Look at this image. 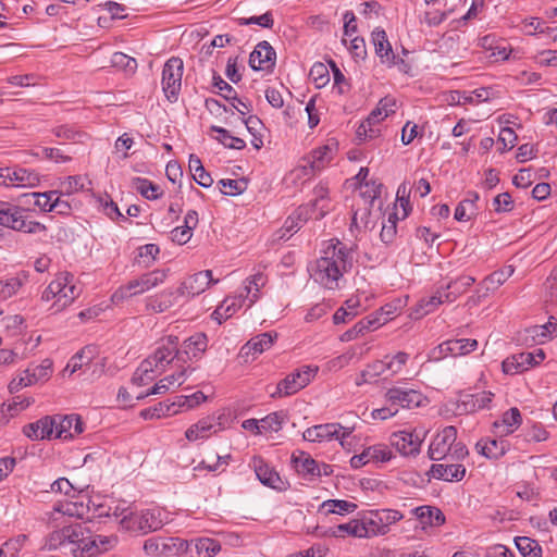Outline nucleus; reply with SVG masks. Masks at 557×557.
<instances>
[{"mask_svg": "<svg viewBox=\"0 0 557 557\" xmlns=\"http://www.w3.org/2000/svg\"><path fill=\"white\" fill-rule=\"evenodd\" d=\"M357 507V504L345 499H329L323 502L321 505V509L325 510V513L338 515L354 512Z\"/></svg>", "mask_w": 557, "mask_h": 557, "instance_id": "obj_54", "label": "nucleus"}, {"mask_svg": "<svg viewBox=\"0 0 557 557\" xmlns=\"http://www.w3.org/2000/svg\"><path fill=\"white\" fill-rule=\"evenodd\" d=\"M0 225L27 234H40L47 231L44 224L29 220L22 209L3 202H0Z\"/></svg>", "mask_w": 557, "mask_h": 557, "instance_id": "obj_7", "label": "nucleus"}, {"mask_svg": "<svg viewBox=\"0 0 557 557\" xmlns=\"http://www.w3.org/2000/svg\"><path fill=\"white\" fill-rule=\"evenodd\" d=\"M24 281L18 276L0 280V300H7L16 295L22 288Z\"/></svg>", "mask_w": 557, "mask_h": 557, "instance_id": "obj_59", "label": "nucleus"}, {"mask_svg": "<svg viewBox=\"0 0 557 557\" xmlns=\"http://www.w3.org/2000/svg\"><path fill=\"white\" fill-rule=\"evenodd\" d=\"M386 372L387 371L384 359L376 360L368 364L366 369L362 370V372L360 373V379L357 380V384L361 385L363 383H370L376 380V377H379L380 375L385 374Z\"/></svg>", "mask_w": 557, "mask_h": 557, "instance_id": "obj_56", "label": "nucleus"}, {"mask_svg": "<svg viewBox=\"0 0 557 557\" xmlns=\"http://www.w3.org/2000/svg\"><path fill=\"white\" fill-rule=\"evenodd\" d=\"M117 543L116 536L96 534L84 523L69 525V540L65 543V553L73 557H96Z\"/></svg>", "mask_w": 557, "mask_h": 557, "instance_id": "obj_2", "label": "nucleus"}, {"mask_svg": "<svg viewBox=\"0 0 557 557\" xmlns=\"http://www.w3.org/2000/svg\"><path fill=\"white\" fill-rule=\"evenodd\" d=\"M323 536L345 537L346 535L362 539V528L360 527L359 519H352L347 523L338 524L330 528L321 533Z\"/></svg>", "mask_w": 557, "mask_h": 557, "instance_id": "obj_40", "label": "nucleus"}, {"mask_svg": "<svg viewBox=\"0 0 557 557\" xmlns=\"http://www.w3.org/2000/svg\"><path fill=\"white\" fill-rule=\"evenodd\" d=\"M467 455L468 449L463 443L457 442V429L453 425L438 432L429 446V457L436 461L443 459L459 461Z\"/></svg>", "mask_w": 557, "mask_h": 557, "instance_id": "obj_3", "label": "nucleus"}, {"mask_svg": "<svg viewBox=\"0 0 557 557\" xmlns=\"http://www.w3.org/2000/svg\"><path fill=\"white\" fill-rule=\"evenodd\" d=\"M193 543H190V548L187 557H214L221 549L220 544L212 539H199L194 543L195 554L191 547Z\"/></svg>", "mask_w": 557, "mask_h": 557, "instance_id": "obj_43", "label": "nucleus"}, {"mask_svg": "<svg viewBox=\"0 0 557 557\" xmlns=\"http://www.w3.org/2000/svg\"><path fill=\"white\" fill-rule=\"evenodd\" d=\"M253 469L259 481L269 487L281 490L283 481L278 473L271 468L262 458H253Z\"/></svg>", "mask_w": 557, "mask_h": 557, "instance_id": "obj_32", "label": "nucleus"}, {"mask_svg": "<svg viewBox=\"0 0 557 557\" xmlns=\"http://www.w3.org/2000/svg\"><path fill=\"white\" fill-rule=\"evenodd\" d=\"M478 348V341L472 338L447 339L433 351L435 358L465 356Z\"/></svg>", "mask_w": 557, "mask_h": 557, "instance_id": "obj_19", "label": "nucleus"}, {"mask_svg": "<svg viewBox=\"0 0 557 557\" xmlns=\"http://www.w3.org/2000/svg\"><path fill=\"white\" fill-rule=\"evenodd\" d=\"M95 347L86 346L76 352L67 362L64 372L69 371L70 374L75 373L77 370L83 369L84 367L89 366L95 357Z\"/></svg>", "mask_w": 557, "mask_h": 557, "instance_id": "obj_44", "label": "nucleus"}, {"mask_svg": "<svg viewBox=\"0 0 557 557\" xmlns=\"http://www.w3.org/2000/svg\"><path fill=\"white\" fill-rule=\"evenodd\" d=\"M391 445L404 456H413L420 451L421 438L413 431H397L389 437Z\"/></svg>", "mask_w": 557, "mask_h": 557, "instance_id": "obj_21", "label": "nucleus"}, {"mask_svg": "<svg viewBox=\"0 0 557 557\" xmlns=\"http://www.w3.org/2000/svg\"><path fill=\"white\" fill-rule=\"evenodd\" d=\"M277 338V334L275 332H267L259 334L252 338H250L240 349V354L243 357H256L257 355L262 354L263 351L270 349L274 344V341Z\"/></svg>", "mask_w": 557, "mask_h": 557, "instance_id": "obj_26", "label": "nucleus"}, {"mask_svg": "<svg viewBox=\"0 0 557 557\" xmlns=\"http://www.w3.org/2000/svg\"><path fill=\"white\" fill-rule=\"evenodd\" d=\"M220 423H216L214 417H207L190 425L186 430L185 436L191 442L208 438L211 434L220 430Z\"/></svg>", "mask_w": 557, "mask_h": 557, "instance_id": "obj_30", "label": "nucleus"}, {"mask_svg": "<svg viewBox=\"0 0 557 557\" xmlns=\"http://www.w3.org/2000/svg\"><path fill=\"white\" fill-rule=\"evenodd\" d=\"M475 282V278L470 275H460L456 280L449 282L445 289V299L448 302H454L459 296L465 294Z\"/></svg>", "mask_w": 557, "mask_h": 557, "instance_id": "obj_38", "label": "nucleus"}, {"mask_svg": "<svg viewBox=\"0 0 557 557\" xmlns=\"http://www.w3.org/2000/svg\"><path fill=\"white\" fill-rule=\"evenodd\" d=\"M52 133L60 139L82 143L87 135L72 125H59L52 129Z\"/></svg>", "mask_w": 557, "mask_h": 557, "instance_id": "obj_60", "label": "nucleus"}, {"mask_svg": "<svg viewBox=\"0 0 557 557\" xmlns=\"http://www.w3.org/2000/svg\"><path fill=\"white\" fill-rule=\"evenodd\" d=\"M360 527L362 528V539H369L379 535H385L386 530L382 529L379 524L375 510L369 511L359 519Z\"/></svg>", "mask_w": 557, "mask_h": 557, "instance_id": "obj_47", "label": "nucleus"}, {"mask_svg": "<svg viewBox=\"0 0 557 557\" xmlns=\"http://www.w3.org/2000/svg\"><path fill=\"white\" fill-rule=\"evenodd\" d=\"M244 293L249 299L248 307H251L259 299L260 289L267 284L265 275L258 271L244 282Z\"/></svg>", "mask_w": 557, "mask_h": 557, "instance_id": "obj_41", "label": "nucleus"}, {"mask_svg": "<svg viewBox=\"0 0 557 557\" xmlns=\"http://www.w3.org/2000/svg\"><path fill=\"white\" fill-rule=\"evenodd\" d=\"M133 188L147 199H158L160 197L159 186L147 178L135 177L132 182Z\"/></svg>", "mask_w": 557, "mask_h": 557, "instance_id": "obj_57", "label": "nucleus"}, {"mask_svg": "<svg viewBox=\"0 0 557 557\" xmlns=\"http://www.w3.org/2000/svg\"><path fill=\"white\" fill-rule=\"evenodd\" d=\"M515 544L523 557H542L541 545L531 537L517 536Z\"/></svg>", "mask_w": 557, "mask_h": 557, "instance_id": "obj_53", "label": "nucleus"}, {"mask_svg": "<svg viewBox=\"0 0 557 557\" xmlns=\"http://www.w3.org/2000/svg\"><path fill=\"white\" fill-rule=\"evenodd\" d=\"M73 281V274L62 272L44 290L41 299L47 302L53 300L50 307L53 312L63 310L79 296L81 289Z\"/></svg>", "mask_w": 557, "mask_h": 557, "instance_id": "obj_4", "label": "nucleus"}, {"mask_svg": "<svg viewBox=\"0 0 557 557\" xmlns=\"http://www.w3.org/2000/svg\"><path fill=\"white\" fill-rule=\"evenodd\" d=\"M221 191L227 196H237L243 194L247 188V182L245 180H221Z\"/></svg>", "mask_w": 557, "mask_h": 557, "instance_id": "obj_64", "label": "nucleus"}, {"mask_svg": "<svg viewBox=\"0 0 557 557\" xmlns=\"http://www.w3.org/2000/svg\"><path fill=\"white\" fill-rule=\"evenodd\" d=\"M371 37L375 53L381 59L382 63H385L388 66L394 65L396 57L392 50V46L387 39L385 30L375 28L372 32Z\"/></svg>", "mask_w": 557, "mask_h": 557, "instance_id": "obj_29", "label": "nucleus"}, {"mask_svg": "<svg viewBox=\"0 0 557 557\" xmlns=\"http://www.w3.org/2000/svg\"><path fill=\"white\" fill-rule=\"evenodd\" d=\"M180 295L176 289H165L146 299V308L156 313H161L173 307Z\"/></svg>", "mask_w": 557, "mask_h": 557, "instance_id": "obj_34", "label": "nucleus"}, {"mask_svg": "<svg viewBox=\"0 0 557 557\" xmlns=\"http://www.w3.org/2000/svg\"><path fill=\"white\" fill-rule=\"evenodd\" d=\"M134 507L126 502H113V506L111 509V516L119 520V524L123 530L126 529V525L131 521V516L133 515Z\"/></svg>", "mask_w": 557, "mask_h": 557, "instance_id": "obj_58", "label": "nucleus"}, {"mask_svg": "<svg viewBox=\"0 0 557 557\" xmlns=\"http://www.w3.org/2000/svg\"><path fill=\"white\" fill-rule=\"evenodd\" d=\"M355 251L339 240H331L311 269V277L327 289L339 288L344 273L351 270Z\"/></svg>", "mask_w": 557, "mask_h": 557, "instance_id": "obj_1", "label": "nucleus"}, {"mask_svg": "<svg viewBox=\"0 0 557 557\" xmlns=\"http://www.w3.org/2000/svg\"><path fill=\"white\" fill-rule=\"evenodd\" d=\"M287 421V413L284 411L271 412L264 418L260 419L261 432L263 433H276L278 432L285 422Z\"/></svg>", "mask_w": 557, "mask_h": 557, "instance_id": "obj_50", "label": "nucleus"}, {"mask_svg": "<svg viewBox=\"0 0 557 557\" xmlns=\"http://www.w3.org/2000/svg\"><path fill=\"white\" fill-rule=\"evenodd\" d=\"M387 323V319H381L377 313L361 319L351 329L347 330L341 335L342 342H350L358 338L360 335L376 330L377 327Z\"/></svg>", "mask_w": 557, "mask_h": 557, "instance_id": "obj_25", "label": "nucleus"}, {"mask_svg": "<svg viewBox=\"0 0 557 557\" xmlns=\"http://www.w3.org/2000/svg\"><path fill=\"white\" fill-rule=\"evenodd\" d=\"M318 371V366H301L278 382L277 394L280 396H289L296 394L313 380Z\"/></svg>", "mask_w": 557, "mask_h": 557, "instance_id": "obj_11", "label": "nucleus"}, {"mask_svg": "<svg viewBox=\"0 0 557 557\" xmlns=\"http://www.w3.org/2000/svg\"><path fill=\"white\" fill-rule=\"evenodd\" d=\"M178 343L174 335L161 339L154 352L140 363V371L161 373L174 359L181 360Z\"/></svg>", "mask_w": 557, "mask_h": 557, "instance_id": "obj_5", "label": "nucleus"}, {"mask_svg": "<svg viewBox=\"0 0 557 557\" xmlns=\"http://www.w3.org/2000/svg\"><path fill=\"white\" fill-rule=\"evenodd\" d=\"M54 510L64 516L83 519L89 512V506L83 502H64L55 505Z\"/></svg>", "mask_w": 557, "mask_h": 557, "instance_id": "obj_51", "label": "nucleus"}, {"mask_svg": "<svg viewBox=\"0 0 557 557\" xmlns=\"http://www.w3.org/2000/svg\"><path fill=\"white\" fill-rule=\"evenodd\" d=\"M216 282L212 278L211 270L200 271L183 281L181 286L176 288V293L182 297H194L203 293L210 284Z\"/></svg>", "mask_w": 557, "mask_h": 557, "instance_id": "obj_17", "label": "nucleus"}, {"mask_svg": "<svg viewBox=\"0 0 557 557\" xmlns=\"http://www.w3.org/2000/svg\"><path fill=\"white\" fill-rule=\"evenodd\" d=\"M383 185L376 181L361 183L359 186V195L363 199L367 207L360 211H355L352 215V225L356 227L369 226V207L381 196Z\"/></svg>", "mask_w": 557, "mask_h": 557, "instance_id": "obj_13", "label": "nucleus"}, {"mask_svg": "<svg viewBox=\"0 0 557 557\" xmlns=\"http://www.w3.org/2000/svg\"><path fill=\"white\" fill-rule=\"evenodd\" d=\"M176 401H161L153 407L146 408L140 411V417L145 420L160 419L162 417L176 414L178 412Z\"/></svg>", "mask_w": 557, "mask_h": 557, "instance_id": "obj_45", "label": "nucleus"}, {"mask_svg": "<svg viewBox=\"0 0 557 557\" xmlns=\"http://www.w3.org/2000/svg\"><path fill=\"white\" fill-rule=\"evenodd\" d=\"M379 524L382 529L386 530V534L389 531V525L404 519V515L395 509H379L375 510Z\"/></svg>", "mask_w": 557, "mask_h": 557, "instance_id": "obj_61", "label": "nucleus"}, {"mask_svg": "<svg viewBox=\"0 0 557 557\" xmlns=\"http://www.w3.org/2000/svg\"><path fill=\"white\" fill-rule=\"evenodd\" d=\"M479 194L476 191H469L467 198L461 200L456 210L455 219L459 222H467L476 214V201L479 200Z\"/></svg>", "mask_w": 557, "mask_h": 557, "instance_id": "obj_39", "label": "nucleus"}, {"mask_svg": "<svg viewBox=\"0 0 557 557\" xmlns=\"http://www.w3.org/2000/svg\"><path fill=\"white\" fill-rule=\"evenodd\" d=\"M331 148L329 146L320 147L311 152V154L304 159V163L294 170L297 177H310L315 172L321 171L326 163L331 161Z\"/></svg>", "mask_w": 557, "mask_h": 557, "instance_id": "obj_15", "label": "nucleus"}, {"mask_svg": "<svg viewBox=\"0 0 557 557\" xmlns=\"http://www.w3.org/2000/svg\"><path fill=\"white\" fill-rule=\"evenodd\" d=\"M125 531L147 534L160 530L168 521L166 513L159 508L133 510Z\"/></svg>", "mask_w": 557, "mask_h": 557, "instance_id": "obj_9", "label": "nucleus"}, {"mask_svg": "<svg viewBox=\"0 0 557 557\" xmlns=\"http://www.w3.org/2000/svg\"><path fill=\"white\" fill-rule=\"evenodd\" d=\"M51 374L52 361L50 359H45L40 364L28 367L26 370H24L22 376L26 384L29 386L38 382L48 381Z\"/></svg>", "mask_w": 557, "mask_h": 557, "instance_id": "obj_37", "label": "nucleus"}, {"mask_svg": "<svg viewBox=\"0 0 557 557\" xmlns=\"http://www.w3.org/2000/svg\"><path fill=\"white\" fill-rule=\"evenodd\" d=\"M393 454L391 449L383 444L370 446L360 455H355L350 459V466L355 469L361 468L370 461L385 462L391 460Z\"/></svg>", "mask_w": 557, "mask_h": 557, "instance_id": "obj_22", "label": "nucleus"}, {"mask_svg": "<svg viewBox=\"0 0 557 557\" xmlns=\"http://www.w3.org/2000/svg\"><path fill=\"white\" fill-rule=\"evenodd\" d=\"M430 472L433 478L447 482H459L466 474V468L460 463H434Z\"/></svg>", "mask_w": 557, "mask_h": 557, "instance_id": "obj_31", "label": "nucleus"}, {"mask_svg": "<svg viewBox=\"0 0 557 557\" xmlns=\"http://www.w3.org/2000/svg\"><path fill=\"white\" fill-rule=\"evenodd\" d=\"M190 543L180 537H150L144 543L146 554L157 557L187 556Z\"/></svg>", "mask_w": 557, "mask_h": 557, "instance_id": "obj_8", "label": "nucleus"}, {"mask_svg": "<svg viewBox=\"0 0 557 557\" xmlns=\"http://www.w3.org/2000/svg\"><path fill=\"white\" fill-rule=\"evenodd\" d=\"M211 131L218 133L215 139L226 148L242 150L246 147V143L242 138L232 136L231 133L223 127L212 126Z\"/></svg>", "mask_w": 557, "mask_h": 557, "instance_id": "obj_55", "label": "nucleus"}, {"mask_svg": "<svg viewBox=\"0 0 557 557\" xmlns=\"http://www.w3.org/2000/svg\"><path fill=\"white\" fill-rule=\"evenodd\" d=\"M445 289L444 287L438 288L435 294L432 296H429L426 298H422L419 301L418 308L416 310L417 315L423 317L425 314H429L433 312L440 305L444 302H448V300L445 299Z\"/></svg>", "mask_w": 557, "mask_h": 557, "instance_id": "obj_48", "label": "nucleus"}, {"mask_svg": "<svg viewBox=\"0 0 557 557\" xmlns=\"http://www.w3.org/2000/svg\"><path fill=\"white\" fill-rule=\"evenodd\" d=\"M187 370L185 368L181 369L176 373L168 375L157 382L148 392L145 394H140L137 396V399H143L149 395H160L166 393L171 386H181L187 377Z\"/></svg>", "mask_w": 557, "mask_h": 557, "instance_id": "obj_33", "label": "nucleus"}, {"mask_svg": "<svg viewBox=\"0 0 557 557\" xmlns=\"http://www.w3.org/2000/svg\"><path fill=\"white\" fill-rule=\"evenodd\" d=\"M0 180L7 187H33L39 183L36 172L20 166L1 169Z\"/></svg>", "mask_w": 557, "mask_h": 557, "instance_id": "obj_14", "label": "nucleus"}, {"mask_svg": "<svg viewBox=\"0 0 557 557\" xmlns=\"http://www.w3.org/2000/svg\"><path fill=\"white\" fill-rule=\"evenodd\" d=\"M478 450L490 459H497L505 455L508 443L505 440H486L476 444Z\"/></svg>", "mask_w": 557, "mask_h": 557, "instance_id": "obj_42", "label": "nucleus"}, {"mask_svg": "<svg viewBox=\"0 0 557 557\" xmlns=\"http://www.w3.org/2000/svg\"><path fill=\"white\" fill-rule=\"evenodd\" d=\"M53 434L62 440L73 438L84 431V423L77 414L53 416Z\"/></svg>", "mask_w": 557, "mask_h": 557, "instance_id": "obj_20", "label": "nucleus"}, {"mask_svg": "<svg viewBox=\"0 0 557 557\" xmlns=\"http://www.w3.org/2000/svg\"><path fill=\"white\" fill-rule=\"evenodd\" d=\"M494 394L492 392H479L476 394H466L461 396L457 404V410L459 413H472L478 410L488 408Z\"/></svg>", "mask_w": 557, "mask_h": 557, "instance_id": "obj_24", "label": "nucleus"}, {"mask_svg": "<svg viewBox=\"0 0 557 557\" xmlns=\"http://www.w3.org/2000/svg\"><path fill=\"white\" fill-rule=\"evenodd\" d=\"M168 276L165 270H153L148 273H144L140 276L128 281L126 284L120 286L113 294V300H123L137 295H141L158 285L164 283Z\"/></svg>", "mask_w": 557, "mask_h": 557, "instance_id": "obj_6", "label": "nucleus"}, {"mask_svg": "<svg viewBox=\"0 0 557 557\" xmlns=\"http://www.w3.org/2000/svg\"><path fill=\"white\" fill-rule=\"evenodd\" d=\"M521 423L522 418L519 409L512 407L503 414L500 421L494 422V426L497 429L504 428L502 432L507 435L515 432L521 425Z\"/></svg>", "mask_w": 557, "mask_h": 557, "instance_id": "obj_49", "label": "nucleus"}, {"mask_svg": "<svg viewBox=\"0 0 557 557\" xmlns=\"http://www.w3.org/2000/svg\"><path fill=\"white\" fill-rule=\"evenodd\" d=\"M386 400L397 408H416L420 407L424 400L422 393L411 388L393 387L386 392Z\"/></svg>", "mask_w": 557, "mask_h": 557, "instance_id": "obj_16", "label": "nucleus"}, {"mask_svg": "<svg viewBox=\"0 0 557 557\" xmlns=\"http://www.w3.org/2000/svg\"><path fill=\"white\" fill-rule=\"evenodd\" d=\"M69 540V525L60 530L51 532L46 539L42 548L48 550L63 549L65 552V543Z\"/></svg>", "mask_w": 557, "mask_h": 557, "instance_id": "obj_52", "label": "nucleus"}, {"mask_svg": "<svg viewBox=\"0 0 557 557\" xmlns=\"http://www.w3.org/2000/svg\"><path fill=\"white\" fill-rule=\"evenodd\" d=\"M503 371L506 374H517L534 367V357L529 351H523L506 358L503 363Z\"/></svg>", "mask_w": 557, "mask_h": 557, "instance_id": "obj_36", "label": "nucleus"}, {"mask_svg": "<svg viewBox=\"0 0 557 557\" xmlns=\"http://www.w3.org/2000/svg\"><path fill=\"white\" fill-rule=\"evenodd\" d=\"M411 513L419 520L423 530L428 527H441L446 520L440 508L429 505L416 507Z\"/></svg>", "mask_w": 557, "mask_h": 557, "instance_id": "obj_28", "label": "nucleus"}, {"mask_svg": "<svg viewBox=\"0 0 557 557\" xmlns=\"http://www.w3.org/2000/svg\"><path fill=\"white\" fill-rule=\"evenodd\" d=\"M276 52L265 40L259 42L249 57V65L255 71L271 72L275 66Z\"/></svg>", "mask_w": 557, "mask_h": 557, "instance_id": "obj_18", "label": "nucleus"}, {"mask_svg": "<svg viewBox=\"0 0 557 557\" xmlns=\"http://www.w3.org/2000/svg\"><path fill=\"white\" fill-rule=\"evenodd\" d=\"M208 347V337L205 333H196L190 337L186 338L183 344L181 351V360L186 362L187 360L200 359L206 352Z\"/></svg>", "mask_w": 557, "mask_h": 557, "instance_id": "obj_23", "label": "nucleus"}, {"mask_svg": "<svg viewBox=\"0 0 557 557\" xmlns=\"http://www.w3.org/2000/svg\"><path fill=\"white\" fill-rule=\"evenodd\" d=\"M53 423L52 417L46 416L33 423L26 424L23 428V433L33 441L50 438L53 434Z\"/></svg>", "mask_w": 557, "mask_h": 557, "instance_id": "obj_35", "label": "nucleus"}, {"mask_svg": "<svg viewBox=\"0 0 557 557\" xmlns=\"http://www.w3.org/2000/svg\"><path fill=\"white\" fill-rule=\"evenodd\" d=\"M352 431L354 428L343 426L339 423H324L306 429L302 437L305 441L318 443L338 440L342 447L346 448V438Z\"/></svg>", "mask_w": 557, "mask_h": 557, "instance_id": "obj_10", "label": "nucleus"}, {"mask_svg": "<svg viewBox=\"0 0 557 557\" xmlns=\"http://www.w3.org/2000/svg\"><path fill=\"white\" fill-rule=\"evenodd\" d=\"M183 61L180 58L169 59L162 70V89L171 102L177 100L182 86Z\"/></svg>", "mask_w": 557, "mask_h": 557, "instance_id": "obj_12", "label": "nucleus"}, {"mask_svg": "<svg viewBox=\"0 0 557 557\" xmlns=\"http://www.w3.org/2000/svg\"><path fill=\"white\" fill-rule=\"evenodd\" d=\"M309 76L318 88L325 86L330 81L329 70L326 65L321 62H315L311 66Z\"/></svg>", "mask_w": 557, "mask_h": 557, "instance_id": "obj_63", "label": "nucleus"}, {"mask_svg": "<svg viewBox=\"0 0 557 557\" xmlns=\"http://www.w3.org/2000/svg\"><path fill=\"white\" fill-rule=\"evenodd\" d=\"M513 268L511 265H507L498 271L493 272L485 278V283L487 285V289L497 288L503 285L512 274Z\"/></svg>", "mask_w": 557, "mask_h": 557, "instance_id": "obj_62", "label": "nucleus"}, {"mask_svg": "<svg viewBox=\"0 0 557 557\" xmlns=\"http://www.w3.org/2000/svg\"><path fill=\"white\" fill-rule=\"evenodd\" d=\"M396 109V100L391 97H385L380 100L377 107L371 111L368 116V124L375 125L380 121L386 119L389 114L394 113Z\"/></svg>", "mask_w": 557, "mask_h": 557, "instance_id": "obj_46", "label": "nucleus"}, {"mask_svg": "<svg viewBox=\"0 0 557 557\" xmlns=\"http://www.w3.org/2000/svg\"><path fill=\"white\" fill-rule=\"evenodd\" d=\"M292 462L298 474L305 479H312L314 476H321L320 465L305 451H297L292 455Z\"/></svg>", "mask_w": 557, "mask_h": 557, "instance_id": "obj_27", "label": "nucleus"}]
</instances>
